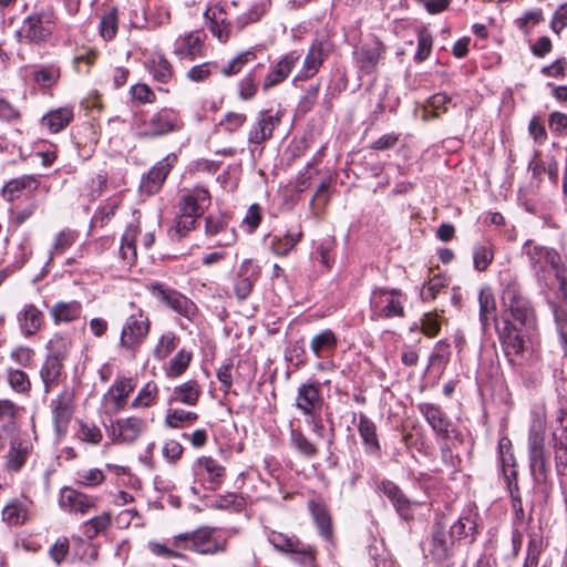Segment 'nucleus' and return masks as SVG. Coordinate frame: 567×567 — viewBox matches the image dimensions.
<instances>
[{
    "instance_id": "9",
    "label": "nucleus",
    "mask_w": 567,
    "mask_h": 567,
    "mask_svg": "<svg viewBox=\"0 0 567 567\" xmlns=\"http://www.w3.org/2000/svg\"><path fill=\"white\" fill-rule=\"evenodd\" d=\"M265 535L277 551L295 555L303 564L315 561L313 548L302 543L296 535L285 534L271 528H265Z\"/></svg>"
},
{
    "instance_id": "47",
    "label": "nucleus",
    "mask_w": 567,
    "mask_h": 567,
    "mask_svg": "<svg viewBox=\"0 0 567 567\" xmlns=\"http://www.w3.org/2000/svg\"><path fill=\"white\" fill-rule=\"evenodd\" d=\"M302 231H288L284 237L274 236L270 243L271 251L277 256H287L301 240Z\"/></svg>"
},
{
    "instance_id": "55",
    "label": "nucleus",
    "mask_w": 567,
    "mask_h": 567,
    "mask_svg": "<svg viewBox=\"0 0 567 567\" xmlns=\"http://www.w3.org/2000/svg\"><path fill=\"white\" fill-rule=\"evenodd\" d=\"M192 360V353L185 349L179 350L169 361L166 369L168 378L181 377L188 368Z\"/></svg>"
},
{
    "instance_id": "5",
    "label": "nucleus",
    "mask_w": 567,
    "mask_h": 567,
    "mask_svg": "<svg viewBox=\"0 0 567 567\" xmlns=\"http://www.w3.org/2000/svg\"><path fill=\"white\" fill-rule=\"evenodd\" d=\"M529 470L537 484L545 483L549 474V460L545 451V426L534 422L528 434Z\"/></svg>"
},
{
    "instance_id": "46",
    "label": "nucleus",
    "mask_w": 567,
    "mask_h": 567,
    "mask_svg": "<svg viewBox=\"0 0 567 567\" xmlns=\"http://www.w3.org/2000/svg\"><path fill=\"white\" fill-rule=\"evenodd\" d=\"M480 321L483 329L489 326L491 319L496 311V302L493 291L489 287H483L478 293Z\"/></svg>"
},
{
    "instance_id": "21",
    "label": "nucleus",
    "mask_w": 567,
    "mask_h": 567,
    "mask_svg": "<svg viewBox=\"0 0 567 567\" xmlns=\"http://www.w3.org/2000/svg\"><path fill=\"white\" fill-rule=\"evenodd\" d=\"M555 465L559 476L567 475V416H559L551 432Z\"/></svg>"
},
{
    "instance_id": "50",
    "label": "nucleus",
    "mask_w": 567,
    "mask_h": 567,
    "mask_svg": "<svg viewBox=\"0 0 567 567\" xmlns=\"http://www.w3.org/2000/svg\"><path fill=\"white\" fill-rule=\"evenodd\" d=\"M158 386L154 382H147L132 400L130 408L134 410L148 409L156 404Z\"/></svg>"
},
{
    "instance_id": "59",
    "label": "nucleus",
    "mask_w": 567,
    "mask_h": 567,
    "mask_svg": "<svg viewBox=\"0 0 567 567\" xmlns=\"http://www.w3.org/2000/svg\"><path fill=\"white\" fill-rule=\"evenodd\" d=\"M78 233L71 229H63L59 231L53 240L50 255L51 257L62 255L68 248H70L76 240Z\"/></svg>"
},
{
    "instance_id": "3",
    "label": "nucleus",
    "mask_w": 567,
    "mask_h": 567,
    "mask_svg": "<svg viewBox=\"0 0 567 567\" xmlns=\"http://www.w3.org/2000/svg\"><path fill=\"white\" fill-rule=\"evenodd\" d=\"M58 14L52 7H42L28 14L14 33L19 43L41 45L49 42L55 31Z\"/></svg>"
},
{
    "instance_id": "43",
    "label": "nucleus",
    "mask_w": 567,
    "mask_h": 567,
    "mask_svg": "<svg viewBox=\"0 0 567 567\" xmlns=\"http://www.w3.org/2000/svg\"><path fill=\"white\" fill-rule=\"evenodd\" d=\"M452 545L453 542L447 539L444 527L437 524L432 533L430 554L439 561L445 560L451 556Z\"/></svg>"
},
{
    "instance_id": "27",
    "label": "nucleus",
    "mask_w": 567,
    "mask_h": 567,
    "mask_svg": "<svg viewBox=\"0 0 567 567\" xmlns=\"http://www.w3.org/2000/svg\"><path fill=\"white\" fill-rule=\"evenodd\" d=\"M260 276V268L251 259H245L238 270L234 291L239 300H245Z\"/></svg>"
},
{
    "instance_id": "60",
    "label": "nucleus",
    "mask_w": 567,
    "mask_h": 567,
    "mask_svg": "<svg viewBox=\"0 0 567 567\" xmlns=\"http://www.w3.org/2000/svg\"><path fill=\"white\" fill-rule=\"evenodd\" d=\"M117 10L112 8L103 13L100 21V33L104 40H112L117 32Z\"/></svg>"
},
{
    "instance_id": "23",
    "label": "nucleus",
    "mask_w": 567,
    "mask_h": 567,
    "mask_svg": "<svg viewBox=\"0 0 567 567\" xmlns=\"http://www.w3.org/2000/svg\"><path fill=\"white\" fill-rule=\"evenodd\" d=\"M203 43L204 40L200 32H188L175 40L173 53L181 60L194 61L197 58L204 56Z\"/></svg>"
},
{
    "instance_id": "56",
    "label": "nucleus",
    "mask_w": 567,
    "mask_h": 567,
    "mask_svg": "<svg viewBox=\"0 0 567 567\" xmlns=\"http://www.w3.org/2000/svg\"><path fill=\"white\" fill-rule=\"evenodd\" d=\"M447 288V280L441 275H435L426 281L421 291L420 296L423 301L434 300L439 293Z\"/></svg>"
},
{
    "instance_id": "32",
    "label": "nucleus",
    "mask_w": 567,
    "mask_h": 567,
    "mask_svg": "<svg viewBox=\"0 0 567 567\" xmlns=\"http://www.w3.org/2000/svg\"><path fill=\"white\" fill-rule=\"evenodd\" d=\"M82 315V305L78 300L58 301L50 309V316L55 324L78 320Z\"/></svg>"
},
{
    "instance_id": "10",
    "label": "nucleus",
    "mask_w": 567,
    "mask_h": 567,
    "mask_svg": "<svg viewBox=\"0 0 567 567\" xmlns=\"http://www.w3.org/2000/svg\"><path fill=\"white\" fill-rule=\"evenodd\" d=\"M404 298L398 289L377 288L372 291L370 307L375 318H392L404 316Z\"/></svg>"
},
{
    "instance_id": "29",
    "label": "nucleus",
    "mask_w": 567,
    "mask_h": 567,
    "mask_svg": "<svg viewBox=\"0 0 567 567\" xmlns=\"http://www.w3.org/2000/svg\"><path fill=\"white\" fill-rule=\"evenodd\" d=\"M419 411L436 434L442 435L443 437H449L451 422L437 405L421 403L419 405Z\"/></svg>"
},
{
    "instance_id": "34",
    "label": "nucleus",
    "mask_w": 567,
    "mask_h": 567,
    "mask_svg": "<svg viewBox=\"0 0 567 567\" xmlns=\"http://www.w3.org/2000/svg\"><path fill=\"white\" fill-rule=\"evenodd\" d=\"M478 518V513L472 508L464 512L451 526V536L458 539L471 536L472 540H474L477 534Z\"/></svg>"
},
{
    "instance_id": "8",
    "label": "nucleus",
    "mask_w": 567,
    "mask_h": 567,
    "mask_svg": "<svg viewBox=\"0 0 567 567\" xmlns=\"http://www.w3.org/2000/svg\"><path fill=\"white\" fill-rule=\"evenodd\" d=\"M177 544H182L185 550L198 554H217L226 549V539L216 534L210 527H200L190 533H182L177 535Z\"/></svg>"
},
{
    "instance_id": "20",
    "label": "nucleus",
    "mask_w": 567,
    "mask_h": 567,
    "mask_svg": "<svg viewBox=\"0 0 567 567\" xmlns=\"http://www.w3.org/2000/svg\"><path fill=\"white\" fill-rule=\"evenodd\" d=\"M323 399L320 394V384L315 382L302 383L297 391L296 408L307 416L321 413Z\"/></svg>"
},
{
    "instance_id": "38",
    "label": "nucleus",
    "mask_w": 567,
    "mask_h": 567,
    "mask_svg": "<svg viewBox=\"0 0 567 567\" xmlns=\"http://www.w3.org/2000/svg\"><path fill=\"white\" fill-rule=\"evenodd\" d=\"M74 112L70 106H63L48 112L41 120L42 126L51 133H59L73 120Z\"/></svg>"
},
{
    "instance_id": "40",
    "label": "nucleus",
    "mask_w": 567,
    "mask_h": 567,
    "mask_svg": "<svg viewBox=\"0 0 567 567\" xmlns=\"http://www.w3.org/2000/svg\"><path fill=\"white\" fill-rule=\"evenodd\" d=\"M200 388L194 380H189L174 388L168 403L179 402L186 405H196L200 396Z\"/></svg>"
},
{
    "instance_id": "22",
    "label": "nucleus",
    "mask_w": 567,
    "mask_h": 567,
    "mask_svg": "<svg viewBox=\"0 0 567 567\" xmlns=\"http://www.w3.org/2000/svg\"><path fill=\"white\" fill-rule=\"evenodd\" d=\"M379 488L393 505L395 512L405 520L413 518V506L419 503L408 498L403 491L392 481H382Z\"/></svg>"
},
{
    "instance_id": "57",
    "label": "nucleus",
    "mask_w": 567,
    "mask_h": 567,
    "mask_svg": "<svg viewBox=\"0 0 567 567\" xmlns=\"http://www.w3.org/2000/svg\"><path fill=\"white\" fill-rule=\"evenodd\" d=\"M178 338L173 331H167L159 338L153 350V355L157 360L166 359L177 347Z\"/></svg>"
},
{
    "instance_id": "18",
    "label": "nucleus",
    "mask_w": 567,
    "mask_h": 567,
    "mask_svg": "<svg viewBox=\"0 0 567 567\" xmlns=\"http://www.w3.org/2000/svg\"><path fill=\"white\" fill-rule=\"evenodd\" d=\"M41 181L38 175L27 174L8 181L2 187V197L7 202H16L22 197H30L40 188Z\"/></svg>"
},
{
    "instance_id": "35",
    "label": "nucleus",
    "mask_w": 567,
    "mask_h": 567,
    "mask_svg": "<svg viewBox=\"0 0 567 567\" xmlns=\"http://www.w3.org/2000/svg\"><path fill=\"white\" fill-rule=\"evenodd\" d=\"M42 322L43 313L34 305H25L18 313V323L25 337H30L40 330Z\"/></svg>"
},
{
    "instance_id": "1",
    "label": "nucleus",
    "mask_w": 567,
    "mask_h": 567,
    "mask_svg": "<svg viewBox=\"0 0 567 567\" xmlns=\"http://www.w3.org/2000/svg\"><path fill=\"white\" fill-rule=\"evenodd\" d=\"M505 355L509 363L522 372L527 368H535L540 361V355L534 343L525 332L519 331L514 322L505 319V326L499 332Z\"/></svg>"
},
{
    "instance_id": "2",
    "label": "nucleus",
    "mask_w": 567,
    "mask_h": 567,
    "mask_svg": "<svg viewBox=\"0 0 567 567\" xmlns=\"http://www.w3.org/2000/svg\"><path fill=\"white\" fill-rule=\"evenodd\" d=\"M210 206V195L204 187L186 189L178 200V215L172 228V236L184 237L195 228L197 219Z\"/></svg>"
},
{
    "instance_id": "11",
    "label": "nucleus",
    "mask_w": 567,
    "mask_h": 567,
    "mask_svg": "<svg viewBox=\"0 0 567 567\" xmlns=\"http://www.w3.org/2000/svg\"><path fill=\"white\" fill-rule=\"evenodd\" d=\"M284 112L281 110H261L252 123L247 141L250 152L254 153L258 146L272 138L274 131L280 125Z\"/></svg>"
},
{
    "instance_id": "48",
    "label": "nucleus",
    "mask_w": 567,
    "mask_h": 567,
    "mask_svg": "<svg viewBox=\"0 0 567 567\" xmlns=\"http://www.w3.org/2000/svg\"><path fill=\"white\" fill-rule=\"evenodd\" d=\"M176 542L177 535L168 539L167 543L150 542L147 546L150 551L157 557L165 559L182 558L184 557V548Z\"/></svg>"
},
{
    "instance_id": "45",
    "label": "nucleus",
    "mask_w": 567,
    "mask_h": 567,
    "mask_svg": "<svg viewBox=\"0 0 567 567\" xmlns=\"http://www.w3.org/2000/svg\"><path fill=\"white\" fill-rule=\"evenodd\" d=\"M153 79L159 83H168L173 78V66L163 53H156L147 62Z\"/></svg>"
},
{
    "instance_id": "16",
    "label": "nucleus",
    "mask_w": 567,
    "mask_h": 567,
    "mask_svg": "<svg viewBox=\"0 0 567 567\" xmlns=\"http://www.w3.org/2000/svg\"><path fill=\"white\" fill-rule=\"evenodd\" d=\"M329 55L327 43L320 40H315L303 59L302 66L298 74L293 78L292 82L297 84L299 81L308 80L315 76Z\"/></svg>"
},
{
    "instance_id": "31",
    "label": "nucleus",
    "mask_w": 567,
    "mask_h": 567,
    "mask_svg": "<svg viewBox=\"0 0 567 567\" xmlns=\"http://www.w3.org/2000/svg\"><path fill=\"white\" fill-rule=\"evenodd\" d=\"M338 346V338L330 329H324L315 334L310 340V350L318 359H326L332 355Z\"/></svg>"
},
{
    "instance_id": "19",
    "label": "nucleus",
    "mask_w": 567,
    "mask_h": 567,
    "mask_svg": "<svg viewBox=\"0 0 567 567\" xmlns=\"http://www.w3.org/2000/svg\"><path fill=\"white\" fill-rule=\"evenodd\" d=\"M73 392L69 389H64L58 398L51 402L53 424L59 436L66 433L68 425L73 415Z\"/></svg>"
},
{
    "instance_id": "42",
    "label": "nucleus",
    "mask_w": 567,
    "mask_h": 567,
    "mask_svg": "<svg viewBox=\"0 0 567 567\" xmlns=\"http://www.w3.org/2000/svg\"><path fill=\"white\" fill-rule=\"evenodd\" d=\"M29 516L28 505L18 498L11 499L2 509V520L9 526L23 525Z\"/></svg>"
},
{
    "instance_id": "15",
    "label": "nucleus",
    "mask_w": 567,
    "mask_h": 567,
    "mask_svg": "<svg viewBox=\"0 0 567 567\" xmlns=\"http://www.w3.org/2000/svg\"><path fill=\"white\" fill-rule=\"evenodd\" d=\"M148 423L146 419L127 416L116 420L112 424V436L115 442L131 444L146 432Z\"/></svg>"
},
{
    "instance_id": "7",
    "label": "nucleus",
    "mask_w": 567,
    "mask_h": 567,
    "mask_svg": "<svg viewBox=\"0 0 567 567\" xmlns=\"http://www.w3.org/2000/svg\"><path fill=\"white\" fill-rule=\"evenodd\" d=\"M183 127L181 115L174 109L164 107L148 120L136 125V135L141 138H155L179 131Z\"/></svg>"
},
{
    "instance_id": "53",
    "label": "nucleus",
    "mask_w": 567,
    "mask_h": 567,
    "mask_svg": "<svg viewBox=\"0 0 567 567\" xmlns=\"http://www.w3.org/2000/svg\"><path fill=\"white\" fill-rule=\"evenodd\" d=\"M198 414L182 409H169L165 416V424L172 429H181L196 422Z\"/></svg>"
},
{
    "instance_id": "41",
    "label": "nucleus",
    "mask_w": 567,
    "mask_h": 567,
    "mask_svg": "<svg viewBox=\"0 0 567 567\" xmlns=\"http://www.w3.org/2000/svg\"><path fill=\"white\" fill-rule=\"evenodd\" d=\"M140 234V228L136 225L126 227L120 246V256L125 266H132L136 261V238Z\"/></svg>"
},
{
    "instance_id": "61",
    "label": "nucleus",
    "mask_w": 567,
    "mask_h": 567,
    "mask_svg": "<svg viewBox=\"0 0 567 567\" xmlns=\"http://www.w3.org/2000/svg\"><path fill=\"white\" fill-rule=\"evenodd\" d=\"M7 379L11 389L18 393H28L31 389L29 377L22 370L8 369Z\"/></svg>"
},
{
    "instance_id": "49",
    "label": "nucleus",
    "mask_w": 567,
    "mask_h": 567,
    "mask_svg": "<svg viewBox=\"0 0 567 567\" xmlns=\"http://www.w3.org/2000/svg\"><path fill=\"white\" fill-rule=\"evenodd\" d=\"M72 341L68 336L55 333L47 344L48 357L64 362L71 351Z\"/></svg>"
},
{
    "instance_id": "26",
    "label": "nucleus",
    "mask_w": 567,
    "mask_h": 567,
    "mask_svg": "<svg viewBox=\"0 0 567 567\" xmlns=\"http://www.w3.org/2000/svg\"><path fill=\"white\" fill-rule=\"evenodd\" d=\"M60 506L71 514L86 515L95 507V501L76 489L65 487L60 494Z\"/></svg>"
},
{
    "instance_id": "63",
    "label": "nucleus",
    "mask_w": 567,
    "mask_h": 567,
    "mask_svg": "<svg viewBox=\"0 0 567 567\" xmlns=\"http://www.w3.org/2000/svg\"><path fill=\"white\" fill-rule=\"evenodd\" d=\"M258 91L257 76L254 71L247 73L238 83V95L243 101L251 100Z\"/></svg>"
},
{
    "instance_id": "64",
    "label": "nucleus",
    "mask_w": 567,
    "mask_h": 567,
    "mask_svg": "<svg viewBox=\"0 0 567 567\" xmlns=\"http://www.w3.org/2000/svg\"><path fill=\"white\" fill-rule=\"evenodd\" d=\"M214 70L219 71V66L216 62H205V63L192 66L187 71L186 78L192 82H196V83L204 82L212 75Z\"/></svg>"
},
{
    "instance_id": "36",
    "label": "nucleus",
    "mask_w": 567,
    "mask_h": 567,
    "mask_svg": "<svg viewBox=\"0 0 567 567\" xmlns=\"http://www.w3.org/2000/svg\"><path fill=\"white\" fill-rule=\"evenodd\" d=\"M196 466L206 474L210 489H217L223 484L226 468L218 461L212 456H202L197 458Z\"/></svg>"
},
{
    "instance_id": "30",
    "label": "nucleus",
    "mask_w": 567,
    "mask_h": 567,
    "mask_svg": "<svg viewBox=\"0 0 567 567\" xmlns=\"http://www.w3.org/2000/svg\"><path fill=\"white\" fill-rule=\"evenodd\" d=\"M308 508L311 513V516L317 525L319 534L327 540L332 539V525H331V516L329 511L323 503V501L319 497L311 498L308 502Z\"/></svg>"
},
{
    "instance_id": "37",
    "label": "nucleus",
    "mask_w": 567,
    "mask_h": 567,
    "mask_svg": "<svg viewBox=\"0 0 567 567\" xmlns=\"http://www.w3.org/2000/svg\"><path fill=\"white\" fill-rule=\"evenodd\" d=\"M358 431L363 441L368 454L374 455L380 452V443L377 434V426L365 414H360Z\"/></svg>"
},
{
    "instance_id": "17",
    "label": "nucleus",
    "mask_w": 567,
    "mask_h": 567,
    "mask_svg": "<svg viewBox=\"0 0 567 567\" xmlns=\"http://www.w3.org/2000/svg\"><path fill=\"white\" fill-rule=\"evenodd\" d=\"M135 389V382L128 377H117L103 396L104 405L112 412L118 413L125 409L127 399Z\"/></svg>"
},
{
    "instance_id": "28",
    "label": "nucleus",
    "mask_w": 567,
    "mask_h": 567,
    "mask_svg": "<svg viewBox=\"0 0 567 567\" xmlns=\"http://www.w3.org/2000/svg\"><path fill=\"white\" fill-rule=\"evenodd\" d=\"M32 453V444L27 439H14L11 441L7 452L4 467L9 473H18L24 466Z\"/></svg>"
},
{
    "instance_id": "33",
    "label": "nucleus",
    "mask_w": 567,
    "mask_h": 567,
    "mask_svg": "<svg viewBox=\"0 0 567 567\" xmlns=\"http://www.w3.org/2000/svg\"><path fill=\"white\" fill-rule=\"evenodd\" d=\"M205 17L209 20V29L214 37L220 42H226L230 35V22L227 20V14L219 7L208 8Z\"/></svg>"
},
{
    "instance_id": "52",
    "label": "nucleus",
    "mask_w": 567,
    "mask_h": 567,
    "mask_svg": "<svg viewBox=\"0 0 567 567\" xmlns=\"http://www.w3.org/2000/svg\"><path fill=\"white\" fill-rule=\"evenodd\" d=\"M290 444L301 455L312 458L318 454L317 446L299 430H290Z\"/></svg>"
},
{
    "instance_id": "13",
    "label": "nucleus",
    "mask_w": 567,
    "mask_h": 567,
    "mask_svg": "<svg viewBox=\"0 0 567 567\" xmlns=\"http://www.w3.org/2000/svg\"><path fill=\"white\" fill-rule=\"evenodd\" d=\"M523 252L537 275L550 267L555 270L556 277L560 278L561 257L557 250L527 241L523 247Z\"/></svg>"
},
{
    "instance_id": "12",
    "label": "nucleus",
    "mask_w": 567,
    "mask_h": 567,
    "mask_svg": "<svg viewBox=\"0 0 567 567\" xmlns=\"http://www.w3.org/2000/svg\"><path fill=\"white\" fill-rule=\"evenodd\" d=\"M152 296L163 305L169 307L176 313L192 320L197 313L196 305L175 289L162 284H151L148 287Z\"/></svg>"
},
{
    "instance_id": "39",
    "label": "nucleus",
    "mask_w": 567,
    "mask_h": 567,
    "mask_svg": "<svg viewBox=\"0 0 567 567\" xmlns=\"http://www.w3.org/2000/svg\"><path fill=\"white\" fill-rule=\"evenodd\" d=\"M64 362L45 357V360L40 369V377L44 385L45 393L51 392L60 382Z\"/></svg>"
},
{
    "instance_id": "24",
    "label": "nucleus",
    "mask_w": 567,
    "mask_h": 567,
    "mask_svg": "<svg viewBox=\"0 0 567 567\" xmlns=\"http://www.w3.org/2000/svg\"><path fill=\"white\" fill-rule=\"evenodd\" d=\"M300 59V54L293 50L285 54L267 73L262 82L265 91L282 83L293 70Z\"/></svg>"
},
{
    "instance_id": "44",
    "label": "nucleus",
    "mask_w": 567,
    "mask_h": 567,
    "mask_svg": "<svg viewBox=\"0 0 567 567\" xmlns=\"http://www.w3.org/2000/svg\"><path fill=\"white\" fill-rule=\"evenodd\" d=\"M18 408L10 400H0V439L10 436L16 431V414Z\"/></svg>"
},
{
    "instance_id": "54",
    "label": "nucleus",
    "mask_w": 567,
    "mask_h": 567,
    "mask_svg": "<svg viewBox=\"0 0 567 567\" xmlns=\"http://www.w3.org/2000/svg\"><path fill=\"white\" fill-rule=\"evenodd\" d=\"M256 59L254 49H248L240 52L228 63L219 68V72L225 76H231L241 71V69L249 62Z\"/></svg>"
},
{
    "instance_id": "51",
    "label": "nucleus",
    "mask_w": 567,
    "mask_h": 567,
    "mask_svg": "<svg viewBox=\"0 0 567 567\" xmlns=\"http://www.w3.org/2000/svg\"><path fill=\"white\" fill-rule=\"evenodd\" d=\"M111 526V514L107 512L94 516L82 525L83 535L92 540Z\"/></svg>"
},
{
    "instance_id": "6",
    "label": "nucleus",
    "mask_w": 567,
    "mask_h": 567,
    "mask_svg": "<svg viewBox=\"0 0 567 567\" xmlns=\"http://www.w3.org/2000/svg\"><path fill=\"white\" fill-rule=\"evenodd\" d=\"M502 306L504 308L503 319H508L507 313L514 321L530 328L534 324V310L529 301L522 295L519 285L512 280L502 291Z\"/></svg>"
},
{
    "instance_id": "14",
    "label": "nucleus",
    "mask_w": 567,
    "mask_h": 567,
    "mask_svg": "<svg viewBox=\"0 0 567 567\" xmlns=\"http://www.w3.org/2000/svg\"><path fill=\"white\" fill-rule=\"evenodd\" d=\"M177 162L175 154H168L166 157L157 162L147 174H145L140 184V192L147 196H152L159 192L167 175Z\"/></svg>"
},
{
    "instance_id": "62",
    "label": "nucleus",
    "mask_w": 567,
    "mask_h": 567,
    "mask_svg": "<svg viewBox=\"0 0 567 567\" xmlns=\"http://www.w3.org/2000/svg\"><path fill=\"white\" fill-rule=\"evenodd\" d=\"M245 506V498L236 493L219 495L214 501V507L218 509H231L235 512H241Z\"/></svg>"
},
{
    "instance_id": "58",
    "label": "nucleus",
    "mask_w": 567,
    "mask_h": 567,
    "mask_svg": "<svg viewBox=\"0 0 567 567\" xmlns=\"http://www.w3.org/2000/svg\"><path fill=\"white\" fill-rule=\"evenodd\" d=\"M79 429L76 431V437L84 443L97 445L103 439L102 431L94 423H87L84 421L78 422Z\"/></svg>"
},
{
    "instance_id": "4",
    "label": "nucleus",
    "mask_w": 567,
    "mask_h": 567,
    "mask_svg": "<svg viewBox=\"0 0 567 567\" xmlns=\"http://www.w3.org/2000/svg\"><path fill=\"white\" fill-rule=\"evenodd\" d=\"M130 306L132 313L127 316L122 326L118 344L122 349L134 355L150 333L151 321L142 308L135 307L133 302Z\"/></svg>"
},
{
    "instance_id": "25",
    "label": "nucleus",
    "mask_w": 567,
    "mask_h": 567,
    "mask_svg": "<svg viewBox=\"0 0 567 567\" xmlns=\"http://www.w3.org/2000/svg\"><path fill=\"white\" fill-rule=\"evenodd\" d=\"M384 52L385 48L379 40L362 44L353 52L357 66L364 73L373 72Z\"/></svg>"
}]
</instances>
